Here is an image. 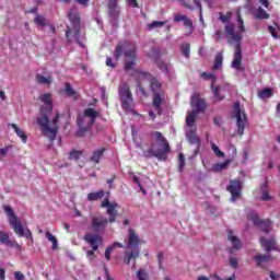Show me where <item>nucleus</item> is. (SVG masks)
Returning <instances> with one entry per match:
<instances>
[{
    "instance_id": "nucleus-42",
    "label": "nucleus",
    "mask_w": 280,
    "mask_h": 280,
    "mask_svg": "<svg viewBox=\"0 0 280 280\" xmlns=\"http://www.w3.org/2000/svg\"><path fill=\"white\" fill-rule=\"evenodd\" d=\"M8 152H10V147L0 149V161H3L4 156H8Z\"/></svg>"
},
{
    "instance_id": "nucleus-35",
    "label": "nucleus",
    "mask_w": 280,
    "mask_h": 280,
    "mask_svg": "<svg viewBox=\"0 0 280 280\" xmlns=\"http://www.w3.org/2000/svg\"><path fill=\"white\" fill-rule=\"evenodd\" d=\"M272 95V90L270 89H265L258 93V96L260 100H266V97H270Z\"/></svg>"
},
{
    "instance_id": "nucleus-8",
    "label": "nucleus",
    "mask_w": 280,
    "mask_h": 280,
    "mask_svg": "<svg viewBox=\"0 0 280 280\" xmlns=\"http://www.w3.org/2000/svg\"><path fill=\"white\" fill-rule=\"evenodd\" d=\"M137 78L139 79L138 81V88L140 89L142 95H148L145 94V90L143 89L144 84H150L151 91L156 94L161 90V82L159 80L154 79L150 73H145L143 71L138 70L136 72Z\"/></svg>"
},
{
    "instance_id": "nucleus-27",
    "label": "nucleus",
    "mask_w": 280,
    "mask_h": 280,
    "mask_svg": "<svg viewBox=\"0 0 280 280\" xmlns=\"http://www.w3.org/2000/svg\"><path fill=\"white\" fill-rule=\"evenodd\" d=\"M105 192L104 190H98L96 192H90L88 195V200H90V202H95L97 200H102V198H104Z\"/></svg>"
},
{
    "instance_id": "nucleus-7",
    "label": "nucleus",
    "mask_w": 280,
    "mask_h": 280,
    "mask_svg": "<svg viewBox=\"0 0 280 280\" xmlns=\"http://www.w3.org/2000/svg\"><path fill=\"white\" fill-rule=\"evenodd\" d=\"M4 213H7L9 218V224L11 229H13L14 234L19 235V237H28L32 240V232H30L28 229H24L23 224H21L19 217L14 213V210H12V207L4 206Z\"/></svg>"
},
{
    "instance_id": "nucleus-17",
    "label": "nucleus",
    "mask_w": 280,
    "mask_h": 280,
    "mask_svg": "<svg viewBox=\"0 0 280 280\" xmlns=\"http://www.w3.org/2000/svg\"><path fill=\"white\" fill-rule=\"evenodd\" d=\"M190 106L197 115L198 113H205V110H207V102H205V100H202L198 94L191 96Z\"/></svg>"
},
{
    "instance_id": "nucleus-49",
    "label": "nucleus",
    "mask_w": 280,
    "mask_h": 280,
    "mask_svg": "<svg viewBox=\"0 0 280 280\" xmlns=\"http://www.w3.org/2000/svg\"><path fill=\"white\" fill-rule=\"evenodd\" d=\"M14 279L15 280H23V279H25V275H23V272H21V271H15L14 272Z\"/></svg>"
},
{
    "instance_id": "nucleus-30",
    "label": "nucleus",
    "mask_w": 280,
    "mask_h": 280,
    "mask_svg": "<svg viewBox=\"0 0 280 280\" xmlns=\"http://www.w3.org/2000/svg\"><path fill=\"white\" fill-rule=\"evenodd\" d=\"M230 164H231V161L226 160L225 162L214 164V165L212 166V170H213L214 172H222L223 170H226Z\"/></svg>"
},
{
    "instance_id": "nucleus-60",
    "label": "nucleus",
    "mask_w": 280,
    "mask_h": 280,
    "mask_svg": "<svg viewBox=\"0 0 280 280\" xmlns=\"http://www.w3.org/2000/svg\"><path fill=\"white\" fill-rule=\"evenodd\" d=\"M77 3H80V5H89V1L91 0H75Z\"/></svg>"
},
{
    "instance_id": "nucleus-13",
    "label": "nucleus",
    "mask_w": 280,
    "mask_h": 280,
    "mask_svg": "<svg viewBox=\"0 0 280 280\" xmlns=\"http://www.w3.org/2000/svg\"><path fill=\"white\" fill-rule=\"evenodd\" d=\"M259 244L261 248H264L265 253H270L272 250L280 253V248L279 245H277V238L275 236H271L270 238L261 236L259 240Z\"/></svg>"
},
{
    "instance_id": "nucleus-1",
    "label": "nucleus",
    "mask_w": 280,
    "mask_h": 280,
    "mask_svg": "<svg viewBox=\"0 0 280 280\" xmlns=\"http://www.w3.org/2000/svg\"><path fill=\"white\" fill-rule=\"evenodd\" d=\"M43 105L40 106V114L36 118V124L39 127V130L44 137L49 139V141H55L58 136V119L59 116L56 115L54 118H50L51 110H54V105L51 103V94H42L39 96Z\"/></svg>"
},
{
    "instance_id": "nucleus-4",
    "label": "nucleus",
    "mask_w": 280,
    "mask_h": 280,
    "mask_svg": "<svg viewBox=\"0 0 280 280\" xmlns=\"http://www.w3.org/2000/svg\"><path fill=\"white\" fill-rule=\"evenodd\" d=\"M68 19L71 22L72 27H68L66 31L67 39L69 43H73V40H75L80 47H84L82 44L84 35L80 34L82 25L80 24V13H78V10L71 9L68 13Z\"/></svg>"
},
{
    "instance_id": "nucleus-33",
    "label": "nucleus",
    "mask_w": 280,
    "mask_h": 280,
    "mask_svg": "<svg viewBox=\"0 0 280 280\" xmlns=\"http://www.w3.org/2000/svg\"><path fill=\"white\" fill-rule=\"evenodd\" d=\"M223 60H224V58L222 57V52L217 54L215 59H214L213 69H215V70L222 69Z\"/></svg>"
},
{
    "instance_id": "nucleus-45",
    "label": "nucleus",
    "mask_w": 280,
    "mask_h": 280,
    "mask_svg": "<svg viewBox=\"0 0 280 280\" xmlns=\"http://www.w3.org/2000/svg\"><path fill=\"white\" fill-rule=\"evenodd\" d=\"M80 156H82V153L80 151L70 152V159H74L75 161H78V159H80Z\"/></svg>"
},
{
    "instance_id": "nucleus-32",
    "label": "nucleus",
    "mask_w": 280,
    "mask_h": 280,
    "mask_svg": "<svg viewBox=\"0 0 280 280\" xmlns=\"http://www.w3.org/2000/svg\"><path fill=\"white\" fill-rule=\"evenodd\" d=\"M36 80H37L38 84H51V82H54V79L51 78V75L43 77V75L38 74L36 77Z\"/></svg>"
},
{
    "instance_id": "nucleus-6",
    "label": "nucleus",
    "mask_w": 280,
    "mask_h": 280,
    "mask_svg": "<svg viewBox=\"0 0 280 280\" xmlns=\"http://www.w3.org/2000/svg\"><path fill=\"white\" fill-rule=\"evenodd\" d=\"M97 117H100V112L92 107L86 108L83 115L78 118L79 130L77 131V137H84L91 130Z\"/></svg>"
},
{
    "instance_id": "nucleus-52",
    "label": "nucleus",
    "mask_w": 280,
    "mask_h": 280,
    "mask_svg": "<svg viewBox=\"0 0 280 280\" xmlns=\"http://www.w3.org/2000/svg\"><path fill=\"white\" fill-rule=\"evenodd\" d=\"M215 40L220 42L222 38V31L218 30L214 32Z\"/></svg>"
},
{
    "instance_id": "nucleus-51",
    "label": "nucleus",
    "mask_w": 280,
    "mask_h": 280,
    "mask_svg": "<svg viewBox=\"0 0 280 280\" xmlns=\"http://www.w3.org/2000/svg\"><path fill=\"white\" fill-rule=\"evenodd\" d=\"M268 30L273 38H279V36L277 35V28H275L273 26H269Z\"/></svg>"
},
{
    "instance_id": "nucleus-2",
    "label": "nucleus",
    "mask_w": 280,
    "mask_h": 280,
    "mask_svg": "<svg viewBox=\"0 0 280 280\" xmlns=\"http://www.w3.org/2000/svg\"><path fill=\"white\" fill-rule=\"evenodd\" d=\"M225 35L229 45H234V58L231 65L232 69H236V71H244L242 66V33H235V25L228 24L225 25Z\"/></svg>"
},
{
    "instance_id": "nucleus-34",
    "label": "nucleus",
    "mask_w": 280,
    "mask_h": 280,
    "mask_svg": "<svg viewBox=\"0 0 280 280\" xmlns=\"http://www.w3.org/2000/svg\"><path fill=\"white\" fill-rule=\"evenodd\" d=\"M34 23L36 25H40L42 27H45V25H47V19H45V16L43 15H36L34 19Z\"/></svg>"
},
{
    "instance_id": "nucleus-59",
    "label": "nucleus",
    "mask_w": 280,
    "mask_h": 280,
    "mask_svg": "<svg viewBox=\"0 0 280 280\" xmlns=\"http://www.w3.org/2000/svg\"><path fill=\"white\" fill-rule=\"evenodd\" d=\"M269 277H270V279H272V280H277V279H279L280 276H277V273H275V271H270V272H269Z\"/></svg>"
},
{
    "instance_id": "nucleus-55",
    "label": "nucleus",
    "mask_w": 280,
    "mask_h": 280,
    "mask_svg": "<svg viewBox=\"0 0 280 280\" xmlns=\"http://www.w3.org/2000/svg\"><path fill=\"white\" fill-rule=\"evenodd\" d=\"M117 1L119 0H108V8H117Z\"/></svg>"
},
{
    "instance_id": "nucleus-12",
    "label": "nucleus",
    "mask_w": 280,
    "mask_h": 280,
    "mask_svg": "<svg viewBox=\"0 0 280 280\" xmlns=\"http://www.w3.org/2000/svg\"><path fill=\"white\" fill-rule=\"evenodd\" d=\"M101 207L107 209L106 213L109 215V224L115 223V220H117V207H119V205H117V202H110L108 198H105L101 202Z\"/></svg>"
},
{
    "instance_id": "nucleus-20",
    "label": "nucleus",
    "mask_w": 280,
    "mask_h": 280,
    "mask_svg": "<svg viewBox=\"0 0 280 280\" xmlns=\"http://www.w3.org/2000/svg\"><path fill=\"white\" fill-rule=\"evenodd\" d=\"M0 244H4V246H10L14 248V246H19V243L10 240V234L4 231H0Z\"/></svg>"
},
{
    "instance_id": "nucleus-44",
    "label": "nucleus",
    "mask_w": 280,
    "mask_h": 280,
    "mask_svg": "<svg viewBox=\"0 0 280 280\" xmlns=\"http://www.w3.org/2000/svg\"><path fill=\"white\" fill-rule=\"evenodd\" d=\"M132 180L133 183H136V185H138V187L140 188V190L142 191V194H145V189H143V186H141V182H139V177H137L136 175L132 176Z\"/></svg>"
},
{
    "instance_id": "nucleus-11",
    "label": "nucleus",
    "mask_w": 280,
    "mask_h": 280,
    "mask_svg": "<svg viewBox=\"0 0 280 280\" xmlns=\"http://www.w3.org/2000/svg\"><path fill=\"white\" fill-rule=\"evenodd\" d=\"M108 220L104 217H92L90 222V229L94 233H104L106 226H108Z\"/></svg>"
},
{
    "instance_id": "nucleus-29",
    "label": "nucleus",
    "mask_w": 280,
    "mask_h": 280,
    "mask_svg": "<svg viewBox=\"0 0 280 280\" xmlns=\"http://www.w3.org/2000/svg\"><path fill=\"white\" fill-rule=\"evenodd\" d=\"M104 148L98 149L96 151L93 152L92 156L90 158V160L93 163H100V159H102V156H104Z\"/></svg>"
},
{
    "instance_id": "nucleus-19",
    "label": "nucleus",
    "mask_w": 280,
    "mask_h": 280,
    "mask_svg": "<svg viewBox=\"0 0 280 280\" xmlns=\"http://www.w3.org/2000/svg\"><path fill=\"white\" fill-rule=\"evenodd\" d=\"M253 260L255 261L256 266L261 268L264 266V264H266L268 261H273L275 258L270 254H267V255L257 254V255L253 256Z\"/></svg>"
},
{
    "instance_id": "nucleus-37",
    "label": "nucleus",
    "mask_w": 280,
    "mask_h": 280,
    "mask_svg": "<svg viewBox=\"0 0 280 280\" xmlns=\"http://www.w3.org/2000/svg\"><path fill=\"white\" fill-rule=\"evenodd\" d=\"M190 49L191 47L189 46V44L182 45V54L183 56H185V58H189Z\"/></svg>"
},
{
    "instance_id": "nucleus-3",
    "label": "nucleus",
    "mask_w": 280,
    "mask_h": 280,
    "mask_svg": "<svg viewBox=\"0 0 280 280\" xmlns=\"http://www.w3.org/2000/svg\"><path fill=\"white\" fill-rule=\"evenodd\" d=\"M151 139L154 143L148 150L143 149L142 156L145 159H152V156L161 159L164 154L170 153V142L163 137V133L154 131L151 133Z\"/></svg>"
},
{
    "instance_id": "nucleus-21",
    "label": "nucleus",
    "mask_w": 280,
    "mask_h": 280,
    "mask_svg": "<svg viewBox=\"0 0 280 280\" xmlns=\"http://www.w3.org/2000/svg\"><path fill=\"white\" fill-rule=\"evenodd\" d=\"M228 240L231 242L234 250H240V248H242V242H240V238L235 236L232 230H228Z\"/></svg>"
},
{
    "instance_id": "nucleus-48",
    "label": "nucleus",
    "mask_w": 280,
    "mask_h": 280,
    "mask_svg": "<svg viewBox=\"0 0 280 280\" xmlns=\"http://www.w3.org/2000/svg\"><path fill=\"white\" fill-rule=\"evenodd\" d=\"M186 18H187L186 15L177 14L174 16V21H175V23H180V21L184 22Z\"/></svg>"
},
{
    "instance_id": "nucleus-38",
    "label": "nucleus",
    "mask_w": 280,
    "mask_h": 280,
    "mask_svg": "<svg viewBox=\"0 0 280 280\" xmlns=\"http://www.w3.org/2000/svg\"><path fill=\"white\" fill-rule=\"evenodd\" d=\"M211 148L217 156L224 158V152L220 151V148H218L215 143H211Z\"/></svg>"
},
{
    "instance_id": "nucleus-61",
    "label": "nucleus",
    "mask_w": 280,
    "mask_h": 280,
    "mask_svg": "<svg viewBox=\"0 0 280 280\" xmlns=\"http://www.w3.org/2000/svg\"><path fill=\"white\" fill-rule=\"evenodd\" d=\"M214 124H215L217 126H222V118H221V117H215V118H214Z\"/></svg>"
},
{
    "instance_id": "nucleus-15",
    "label": "nucleus",
    "mask_w": 280,
    "mask_h": 280,
    "mask_svg": "<svg viewBox=\"0 0 280 280\" xmlns=\"http://www.w3.org/2000/svg\"><path fill=\"white\" fill-rule=\"evenodd\" d=\"M163 104V97L161 93H155L153 95L152 108L149 110V116L151 119H156V115H161V105Z\"/></svg>"
},
{
    "instance_id": "nucleus-22",
    "label": "nucleus",
    "mask_w": 280,
    "mask_h": 280,
    "mask_svg": "<svg viewBox=\"0 0 280 280\" xmlns=\"http://www.w3.org/2000/svg\"><path fill=\"white\" fill-rule=\"evenodd\" d=\"M187 139L191 145H196V148H200V138L196 135V131L190 130L187 132Z\"/></svg>"
},
{
    "instance_id": "nucleus-41",
    "label": "nucleus",
    "mask_w": 280,
    "mask_h": 280,
    "mask_svg": "<svg viewBox=\"0 0 280 280\" xmlns=\"http://www.w3.org/2000/svg\"><path fill=\"white\" fill-rule=\"evenodd\" d=\"M178 163L179 172H183V168L185 167V155L183 153H179Z\"/></svg>"
},
{
    "instance_id": "nucleus-9",
    "label": "nucleus",
    "mask_w": 280,
    "mask_h": 280,
    "mask_svg": "<svg viewBox=\"0 0 280 280\" xmlns=\"http://www.w3.org/2000/svg\"><path fill=\"white\" fill-rule=\"evenodd\" d=\"M234 117L236 119L238 135L243 137L244 130L248 126V116H246V110L242 108L240 103L234 104Z\"/></svg>"
},
{
    "instance_id": "nucleus-18",
    "label": "nucleus",
    "mask_w": 280,
    "mask_h": 280,
    "mask_svg": "<svg viewBox=\"0 0 280 280\" xmlns=\"http://www.w3.org/2000/svg\"><path fill=\"white\" fill-rule=\"evenodd\" d=\"M84 241L90 244L93 250H97V248H100V245H102V236H100L98 234L88 233L84 235Z\"/></svg>"
},
{
    "instance_id": "nucleus-56",
    "label": "nucleus",
    "mask_w": 280,
    "mask_h": 280,
    "mask_svg": "<svg viewBox=\"0 0 280 280\" xmlns=\"http://www.w3.org/2000/svg\"><path fill=\"white\" fill-rule=\"evenodd\" d=\"M106 66H107V67L115 68V63H113V59H112L110 57H107V58H106Z\"/></svg>"
},
{
    "instance_id": "nucleus-58",
    "label": "nucleus",
    "mask_w": 280,
    "mask_h": 280,
    "mask_svg": "<svg viewBox=\"0 0 280 280\" xmlns=\"http://www.w3.org/2000/svg\"><path fill=\"white\" fill-rule=\"evenodd\" d=\"M261 200H270V195L268 194V191L262 192Z\"/></svg>"
},
{
    "instance_id": "nucleus-62",
    "label": "nucleus",
    "mask_w": 280,
    "mask_h": 280,
    "mask_svg": "<svg viewBox=\"0 0 280 280\" xmlns=\"http://www.w3.org/2000/svg\"><path fill=\"white\" fill-rule=\"evenodd\" d=\"M0 280H5V269H0Z\"/></svg>"
},
{
    "instance_id": "nucleus-26",
    "label": "nucleus",
    "mask_w": 280,
    "mask_h": 280,
    "mask_svg": "<svg viewBox=\"0 0 280 280\" xmlns=\"http://www.w3.org/2000/svg\"><path fill=\"white\" fill-rule=\"evenodd\" d=\"M11 128L14 129V132L22 139L23 143H27V135H25V131L23 129L19 128L16 124H11Z\"/></svg>"
},
{
    "instance_id": "nucleus-46",
    "label": "nucleus",
    "mask_w": 280,
    "mask_h": 280,
    "mask_svg": "<svg viewBox=\"0 0 280 280\" xmlns=\"http://www.w3.org/2000/svg\"><path fill=\"white\" fill-rule=\"evenodd\" d=\"M113 254V247H107L105 250V259L110 261V255Z\"/></svg>"
},
{
    "instance_id": "nucleus-25",
    "label": "nucleus",
    "mask_w": 280,
    "mask_h": 280,
    "mask_svg": "<svg viewBox=\"0 0 280 280\" xmlns=\"http://www.w3.org/2000/svg\"><path fill=\"white\" fill-rule=\"evenodd\" d=\"M254 16L260 21H264V19H270V14H268V12H266L261 7L254 11Z\"/></svg>"
},
{
    "instance_id": "nucleus-23",
    "label": "nucleus",
    "mask_w": 280,
    "mask_h": 280,
    "mask_svg": "<svg viewBox=\"0 0 280 280\" xmlns=\"http://www.w3.org/2000/svg\"><path fill=\"white\" fill-rule=\"evenodd\" d=\"M129 248L139 246V236L135 233V230H129V242L127 243Z\"/></svg>"
},
{
    "instance_id": "nucleus-39",
    "label": "nucleus",
    "mask_w": 280,
    "mask_h": 280,
    "mask_svg": "<svg viewBox=\"0 0 280 280\" xmlns=\"http://www.w3.org/2000/svg\"><path fill=\"white\" fill-rule=\"evenodd\" d=\"M238 34H244L246 32V28L244 27V19H242V15L238 14Z\"/></svg>"
},
{
    "instance_id": "nucleus-10",
    "label": "nucleus",
    "mask_w": 280,
    "mask_h": 280,
    "mask_svg": "<svg viewBox=\"0 0 280 280\" xmlns=\"http://www.w3.org/2000/svg\"><path fill=\"white\" fill-rule=\"evenodd\" d=\"M119 95L124 110H130L132 108V93L130 92V86L126 83L120 84Z\"/></svg>"
},
{
    "instance_id": "nucleus-64",
    "label": "nucleus",
    "mask_w": 280,
    "mask_h": 280,
    "mask_svg": "<svg viewBox=\"0 0 280 280\" xmlns=\"http://www.w3.org/2000/svg\"><path fill=\"white\" fill-rule=\"evenodd\" d=\"M178 1H180L184 8H188V10H191V5L187 4L185 0H178Z\"/></svg>"
},
{
    "instance_id": "nucleus-57",
    "label": "nucleus",
    "mask_w": 280,
    "mask_h": 280,
    "mask_svg": "<svg viewBox=\"0 0 280 280\" xmlns=\"http://www.w3.org/2000/svg\"><path fill=\"white\" fill-rule=\"evenodd\" d=\"M184 25L186 27H191L192 26L191 20H189V18L184 19Z\"/></svg>"
},
{
    "instance_id": "nucleus-36",
    "label": "nucleus",
    "mask_w": 280,
    "mask_h": 280,
    "mask_svg": "<svg viewBox=\"0 0 280 280\" xmlns=\"http://www.w3.org/2000/svg\"><path fill=\"white\" fill-rule=\"evenodd\" d=\"M165 22L163 21H154L151 24H148L149 30H155L156 27H163Z\"/></svg>"
},
{
    "instance_id": "nucleus-47",
    "label": "nucleus",
    "mask_w": 280,
    "mask_h": 280,
    "mask_svg": "<svg viewBox=\"0 0 280 280\" xmlns=\"http://www.w3.org/2000/svg\"><path fill=\"white\" fill-rule=\"evenodd\" d=\"M109 15H112L114 19H117V16H119V11L117 10V8H109Z\"/></svg>"
},
{
    "instance_id": "nucleus-53",
    "label": "nucleus",
    "mask_w": 280,
    "mask_h": 280,
    "mask_svg": "<svg viewBox=\"0 0 280 280\" xmlns=\"http://www.w3.org/2000/svg\"><path fill=\"white\" fill-rule=\"evenodd\" d=\"M127 3L131 5V8H139V3H137V0H127Z\"/></svg>"
},
{
    "instance_id": "nucleus-5",
    "label": "nucleus",
    "mask_w": 280,
    "mask_h": 280,
    "mask_svg": "<svg viewBox=\"0 0 280 280\" xmlns=\"http://www.w3.org/2000/svg\"><path fill=\"white\" fill-rule=\"evenodd\" d=\"M125 55V69H132L135 60H137V46L133 43L125 42L116 47L114 57L116 60L121 58V54Z\"/></svg>"
},
{
    "instance_id": "nucleus-50",
    "label": "nucleus",
    "mask_w": 280,
    "mask_h": 280,
    "mask_svg": "<svg viewBox=\"0 0 280 280\" xmlns=\"http://www.w3.org/2000/svg\"><path fill=\"white\" fill-rule=\"evenodd\" d=\"M230 265L232 266V268H235V269L238 268L237 258L231 257Z\"/></svg>"
},
{
    "instance_id": "nucleus-16",
    "label": "nucleus",
    "mask_w": 280,
    "mask_h": 280,
    "mask_svg": "<svg viewBox=\"0 0 280 280\" xmlns=\"http://www.w3.org/2000/svg\"><path fill=\"white\" fill-rule=\"evenodd\" d=\"M228 191H230L232 196V202H235L240 196H242V180L234 179L230 182L228 186Z\"/></svg>"
},
{
    "instance_id": "nucleus-14",
    "label": "nucleus",
    "mask_w": 280,
    "mask_h": 280,
    "mask_svg": "<svg viewBox=\"0 0 280 280\" xmlns=\"http://www.w3.org/2000/svg\"><path fill=\"white\" fill-rule=\"evenodd\" d=\"M201 78H203V80L211 81V89L214 93V97H215L217 102H222V100H224V94H220V91H221L220 86H217V88L213 86V84H215L218 78L213 73H207V72H202Z\"/></svg>"
},
{
    "instance_id": "nucleus-40",
    "label": "nucleus",
    "mask_w": 280,
    "mask_h": 280,
    "mask_svg": "<svg viewBox=\"0 0 280 280\" xmlns=\"http://www.w3.org/2000/svg\"><path fill=\"white\" fill-rule=\"evenodd\" d=\"M127 264L130 265L131 259H137L139 257V252H131L130 254H126Z\"/></svg>"
},
{
    "instance_id": "nucleus-31",
    "label": "nucleus",
    "mask_w": 280,
    "mask_h": 280,
    "mask_svg": "<svg viewBox=\"0 0 280 280\" xmlns=\"http://www.w3.org/2000/svg\"><path fill=\"white\" fill-rule=\"evenodd\" d=\"M46 237H47L48 242H51L52 250H58V238L50 232H46Z\"/></svg>"
},
{
    "instance_id": "nucleus-24",
    "label": "nucleus",
    "mask_w": 280,
    "mask_h": 280,
    "mask_svg": "<svg viewBox=\"0 0 280 280\" xmlns=\"http://www.w3.org/2000/svg\"><path fill=\"white\" fill-rule=\"evenodd\" d=\"M197 117H198V112L196 110L190 112L186 117V126H188V128H194L196 126Z\"/></svg>"
},
{
    "instance_id": "nucleus-63",
    "label": "nucleus",
    "mask_w": 280,
    "mask_h": 280,
    "mask_svg": "<svg viewBox=\"0 0 280 280\" xmlns=\"http://www.w3.org/2000/svg\"><path fill=\"white\" fill-rule=\"evenodd\" d=\"M259 3L264 5L265 8H268L270 5V2L268 0H259Z\"/></svg>"
},
{
    "instance_id": "nucleus-28",
    "label": "nucleus",
    "mask_w": 280,
    "mask_h": 280,
    "mask_svg": "<svg viewBox=\"0 0 280 280\" xmlns=\"http://www.w3.org/2000/svg\"><path fill=\"white\" fill-rule=\"evenodd\" d=\"M65 93L68 97H73V100H78L80 97V94H78V92L71 88L70 83H66Z\"/></svg>"
},
{
    "instance_id": "nucleus-54",
    "label": "nucleus",
    "mask_w": 280,
    "mask_h": 280,
    "mask_svg": "<svg viewBox=\"0 0 280 280\" xmlns=\"http://www.w3.org/2000/svg\"><path fill=\"white\" fill-rule=\"evenodd\" d=\"M89 259H91V261H93V259H95V250H88L86 253Z\"/></svg>"
},
{
    "instance_id": "nucleus-43",
    "label": "nucleus",
    "mask_w": 280,
    "mask_h": 280,
    "mask_svg": "<svg viewBox=\"0 0 280 280\" xmlns=\"http://www.w3.org/2000/svg\"><path fill=\"white\" fill-rule=\"evenodd\" d=\"M137 277L139 280H148V273L143 270H139L137 272Z\"/></svg>"
}]
</instances>
